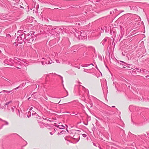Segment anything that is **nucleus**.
Returning a JSON list of instances; mask_svg holds the SVG:
<instances>
[{
  "label": "nucleus",
  "instance_id": "f257e3e1",
  "mask_svg": "<svg viewBox=\"0 0 149 149\" xmlns=\"http://www.w3.org/2000/svg\"><path fill=\"white\" fill-rule=\"evenodd\" d=\"M20 32L19 31H18L17 33L18 36L17 37V39H16V40H17V42L19 44H22L23 42H24L25 36V33H20Z\"/></svg>",
  "mask_w": 149,
  "mask_h": 149
},
{
  "label": "nucleus",
  "instance_id": "f03ea898",
  "mask_svg": "<svg viewBox=\"0 0 149 149\" xmlns=\"http://www.w3.org/2000/svg\"><path fill=\"white\" fill-rule=\"evenodd\" d=\"M30 33H27L26 34H25V39L24 41V43H29L30 44H31L32 42H33L34 40V38H29Z\"/></svg>",
  "mask_w": 149,
  "mask_h": 149
},
{
  "label": "nucleus",
  "instance_id": "7ed1b4c3",
  "mask_svg": "<svg viewBox=\"0 0 149 149\" xmlns=\"http://www.w3.org/2000/svg\"><path fill=\"white\" fill-rule=\"evenodd\" d=\"M140 72L143 74H144L145 75L148 74L147 75L145 76L146 78H147L149 77V72L146 70L145 69H141L140 70Z\"/></svg>",
  "mask_w": 149,
  "mask_h": 149
},
{
  "label": "nucleus",
  "instance_id": "20e7f679",
  "mask_svg": "<svg viewBox=\"0 0 149 149\" xmlns=\"http://www.w3.org/2000/svg\"><path fill=\"white\" fill-rule=\"evenodd\" d=\"M80 35V39L82 40L84 39V38H85L86 35V33L84 31H82L79 33Z\"/></svg>",
  "mask_w": 149,
  "mask_h": 149
},
{
  "label": "nucleus",
  "instance_id": "39448f33",
  "mask_svg": "<svg viewBox=\"0 0 149 149\" xmlns=\"http://www.w3.org/2000/svg\"><path fill=\"white\" fill-rule=\"evenodd\" d=\"M110 34L112 35V38H114L116 36V32L114 29H111L110 31Z\"/></svg>",
  "mask_w": 149,
  "mask_h": 149
},
{
  "label": "nucleus",
  "instance_id": "423d86ee",
  "mask_svg": "<svg viewBox=\"0 0 149 149\" xmlns=\"http://www.w3.org/2000/svg\"><path fill=\"white\" fill-rule=\"evenodd\" d=\"M19 61H18L17 60H16V59H14L13 61L15 62V63L18 64L20 66H22V65L23 64L21 62H22V61L20 60L19 59H18Z\"/></svg>",
  "mask_w": 149,
  "mask_h": 149
},
{
  "label": "nucleus",
  "instance_id": "0eeeda50",
  "mask_svg": "<svg viewBox=\"0 0 149 149\" xmlns=\"http://www.w3.org/2000/svg\"><path fill=\"white\" fill-rule=\"evenodd\" d=\"M118 63H119L120 65L122 66H127V65H130V64L126 63L125 62L120 61H118L117 62Z\"/></svg>",
  "mask_w": 149,
  "mask_h": 149
},
{
  "label": "nucleus",
  "instance_id": "6e6552de",
  "mask_svg": "<svg viewBox=\"0 0 149 149\" xmlns=\"http://www.w3.org/2000/svg\"><path fill=\"white\" fill-rule=\"evenodd\" d=\"M49 30L50 33L52 35H55L56 33H55V31L54 30V28L52 27H50L49 28Z\"/></svg>",
  "mask_w": 149,
  "mask_h": 149
},
{
  "label": "nucleus",
  "instance_id": "1a4fd4ad",
  "mask_svg": "<svg viewBox=\"0 0 149 149\" xmlns=\"http://www.w3.org/2000/svg\"><path fill=\"white\" fill-rule=\"evenodd\" d=\"M54 29L55 31V33H56V35L57 34L60 33V31H61V29L58 27L54 28Z\"/></svg>",
  "mask_w": 149,
  "mask_h": 149
},
{
  "label": "nucleus",
  "instance_id": "9d476101",
  "mask_svg": "<svg viewBox=\"0 0 149 149\" xmlns=\"http://www.w3.org/2000/svg\"><path fill=\"white\" fill-rule=\"evenodd\" d=\"M12 60L10 58V59H6L4 61V63L8 65H10V62H12Z\"/></svg>",
  "mask_w": 149,
  "mask_h": 149
},
{
  "label": "nucleus",
  "instance_id": "9b49d317",
  "mask_svg": "<svg viewBox=\"0 0 149 149\" xmlns=\"http://www.w3.org/2000/svg\"><path fill=\"white\" fill-rule=\"evenodd\" d=\"M72 138L73 139L77 140H78L77 141H79V140L80 136L79 134L75 133V134L73 136Z\"/></svg>",
  "mask_w": 149,
  "mask_h": 149
},
{
  "label": "nucleus",
  "instance_id": "f8f14e48",
  "mask_svg": "<svg viewBox=\"0 0 149 149\" xmlns=\"http://www.w3.org/2000/svg\"><path fill=\"white\" fill-rule=\"evenodd\" d=\"M19 87H20V86L17 87V88H15L13 89V90L11 91H6V90H3V91H2V92H6L7 93H9L13 91L14 90H17V89H18L19 88Z\"/></svg>",
  "mask_w": 149,
  "mask_h": 149
},
{
  "label": "nucleus",
  "instance_id": "ddd939ff",
  "mask_svg": "<svg viewBox=\"0 0 149 149\" xmlns=\"http://www.w3.org/2000/svg\"><path fill=\"white\" fill-rule=\"evenodd\" d=\"M30 34H31V38H34V39L36 38V35L35 34V32L34 31H31L30 33Z\"/></svg>",
  "mask_w": 149,
  "mask_h": 149
},
{
  "label": "nucleus",
  "instance_id": "4468645a",
  "mask_svg": "<svg viewBox=\"0 0 149 149\" xmlns=\"http://www.w3.org/2000/svg\"><path fill=\"white\" fill-rule=\"evenodd\" d=\"M81 31H78V32L76 31V33H75V37H77L79 40H80V35L79 34V33Z\"/></svg>",
  "mask_w": 149,
  "mask_h": 149
},
{
  "label": "nucleus",
  "instance_id": "2eb2a0df",
  "mask_svg": "<svg viewBox=\"0 0 149 149\" xmlns=\"http://www.w3.org/2000/svg\"><path fill=\"white\" fill-rule=\"evenodd\" d=\"M41 63L43 65H45V64H50L51 63L49 61H48V63L47 62H45L44 61H42Z\"/></svg>",
  "mask_w": 149,
  "mask_h": 149
},
{
  "label": "nucleus",
  "instance_id": "dca6fc26",
  "mask_svg": "<svg viewBox=\"0 0 149 149\" xmlns=\"http://www.w3.org/2000/svg\"><path fill=\"white\" fill-rule=\"evenodd\" d=\"M107 38H105L101 42V43H102V45H104L105 44V42L107 41Z\"/></svg>",
  "mask_w": 149,
  "mask_h": 149
},
{
  "label": "nucleus",
  "instance_id": "f3484780",
  "mask_svg": "<svg viewBox=\"0 0 149 149\" xmlns=\"http://www.w3.org/2000/svg\"><path fill=\"white\" fill-rule=\"evenodd\" d=\"M132 107L133 108L135 109V110H136V111H138L139 109L138 107H135L133 106H130L129 107V108L130 109Z\"/></svg>",
  "mask_w": 149,
  "mask_h": 149
},
{
  "label": "nucleus",
  "instance_id": "a211bd4d",
  "mask_svg": "<svg viewBox=\"0 0 149 149\" xmlns=\"http://www.w3.org/2000/svg\"><path fill=\"white\" fill-rule=\"evenodd\" d=\"M40 128H43L45 126V125L43 123L40 122Z\"/></svg>",
  "mask_w": 149,
  "mask_h": 149
},
{
  "label": "nucleus",
  "instance_id": "6ab92c4d",
  "mask_svg": "<svg viewBox=\"0 0 149 149\" xmlns=\"http://www.w3.org/2000/svg\"><path fill=\"white\" fill-rule=\"evenodd\" d=\"M12 101L11 100L9 102H8L5 103V104H4V106L5 107H6V105H8L10 103L12 102Z\"/></svg>",
  "mask_w": 149,
  "mask_h": 149
},
{
  "label": "nucleus",
  "instance_id": "aec40b11",
  "mask_svg": "<svg viewBox=\"0 0 149 149\" xmlns=\"http://www.w3.org/2000/svg\"><path fill=\"white\" fill-rule=\"evenodd\" d=\"M65 127L63 125H59V128L61 129H64Z\"/></svg>",
  "mask_w": 149,
  "mask_h": 149
},
{
  "label": "nucleus",
  "instance_id": "412c9836",
  "mask_svg": "<svg viewBox=\"0 0 149 149\" xmlns=\"http://www.w3.org/2000/svg\"><path fill=\"white\" fill-rule=\"evenodd\" d=\"M56 130L55 129H54L52 132H50V134L51 135H52L54 133H55Z\"/></svg>",
  "mask_w": 149,
  "mask_h": 149
},
{
  "label": "nucleus",
  "instance_id": "4be33fe9",
  "mask_svg": "<svg viewBox=\"0 0 149 149\" xmlns=\"http://www.w3.org/2000/svg\"><path fill=\"white\" fill-rule=\"evenodd\" d=\"M0 120L1 121L5 122L6 123V125H8V122H7V121L3 120L1 118H0Z\"/></svg>",
  "mask_w": 149,
  "mask_h": 149
},
{
  "label": "nucleus",
  "instance_id": "5701e85b",
  "mask_svg": "<svg viewBox=\"0 0 149 149\" xmlns=\"http://www.w3.org/2000/svg\"><path fill=\"white\" fill-rule=\"evenodd\" d=\"M91 69H84V71L85 72H87V71H89L91 70Z\"/></svg>",
  "mask_w": 149,
  "mask_h": 149
},
{
  "label": "nucleus",
  "instance_id": "b1692460",
  "mask_svg": "<svg viewBox=\"0 0 149 149\" xmlns=\"http://www.w3.org/2000/svg\"><path fill=\"white\" fill-rule=\"evenodd\" d=\"M89 65H90V64H85V65H82L81 66H82L83 67H84L88 66Z\"/></svg>",
  "mask_w": 149,
  "mask_h": 149
},
{
  "label": "nucleus",
  "instance_id": "393cba45",
  "mask_svg": "<svg viewBox=\"0 0 149 149\" xmlns=\"http://www.w3.org/2000/svg\"><path fill=\"white\" fill-rule=\"evenodd\" d=\"M80 86H82L84 89H86L85 88L84 86H81V85H79V86H78V89H79V87Z\"/></svg>",
  "mask_w": 149,
  "mask_h": 149
},
{
  "label": "nucleus",
  "instance_id": "a878e982",
  "mask_svg": "<svg viewBox=\"0 0 149 149\" xmlns=\"http://www.w3.org/2000/svg\"><path fill=\"white\" fill-rule=\"evenodd\" d=\"M82 136L84 137H86L87 136V135L85 134H82Z\"/></svg>",
  "mask_w": 149,
  "mask_h": 149
},
{
  "label": "nucleus",
  "instance_id": "bb28decb",
  "mask_svg": "<svg viewBox=\"0 0 149 149\" xmlns=\"http://www.w3.org/2000/svg\"><path fill=\"white\" fill-rule=\"evenodd\" d=\"M55 126L56 127H58L59 128V125H58L56 124V123H55Z\"/></svg>",
  "mask_w": 149,
  "mask_h": 149
},
{
  "label": "nucleus",
  "instance_id": "cd10ccee",
  "mask_svg": "<svg viewBox=\"0 0 149 149\" xmlns=\"http://www.w3.org/2000/svg\"><path fill=\"white\" fill-rule=\"evenodd\" d=\"M56 61L57 63H60L59 61L58 60H56Z\"/></svg>",
  "mask_w": 149,
  "mask_h": 149
},
{
  "label": "nucleus",
  "instance_id": "c85d7f7f",
  "mask_svg": "<svg viewBox=\"0 0 149 149\" xmlns=\"http://www.w3.org/2000/svg\"><path fill=\"white\" fill-rule=\"evenodd\" d=\"M11 110H12V112H14V109L13 107H12V108H11Z\"/></svg>",
  "mask_w": 149,
  "mask_h": 149
},
{
  "label": "nucleus",
  "instance_id": "c756f323",
  "mask_svg": "<svg viewBox=\"0 0 149 149\" xmlns=\"http://www.w3.org/2000/svg\"><path fill=\"white\" fill-rule=\"evenodd\" d=\"M87 54L86 52H84L83 53V55L84 56V55L86 56L87 55Z\"/></svg>",
  "mask_w": 149,
  "mask_h": 149
},
{
  "label": "nucleus",
  "instance_id": "7c9ffc66",
  "mask_svg": "<svg viewBox=\"0 0 149 149\" xmlns=\"http://www.w3.org/2000/svg\"><path fill=\"white\" fill-rule=\"evenodd\" d=\"M58 75L61 77V79H63L62 77L61 76V75Z\"/></svg>",
  "mask_w": 149,
  "mask_h": 149
},
{
  "label": "nucleus",
  "instance_id": "2f4dec72",
  "mask_svg": "<svg viewBox=\"0 0 149 149\" xmlns=\"http://www.w3.org/2000/svg\"><path fill=\"white\" fill-rule=\"evenodd\" d=\"M93 145L94 146H97L96 144L95 143H93Z\"/></svg>",
  "mask_w": 149,
  "mask_h": 149
},
{
  "label": "nucleus",
  "instance_id": "473e14b6",
  "mask_svg": "<svg viewBox=\"0 0 149 149\" xmlns=\"http://www.w3.org/2000/svg\"><path fill=\"white\" fill-rule=\"evenodd\" d=\"M62 132H61L60 133H59V132H58V133L57 134L58 135H60L61 133Z\"/></svg>",
  "mask_w": 149,
  "mask_h": 149
},
{
  "label": "nucleus",
  "instance_id": "72a5a7b5",
  "mask_svg": "<svg viewBox=\"0 0 149 149\" xmlns=\"http://www.w3.org/2000/svg\"><path fill=\"white\" fill-rule=\"evenodd\" d=\"M113 13V11H110V14H111L112 13Z\"/></svg>",
  "mask_w": 149,
  "mask_h": 149
},
{
  "label": "nucleus",
  "instance_id": "f704fd0d",
  "mask_svg": "<svg viewBox=\"0 0 149 149\" xmlns=\"http://www.w3.org/2000/svg\"><path fill=\"white\" fill-rule=\"evenodd\" d=\"M65 140H67V141H68L70 142L69 140H68L66 138H65Z\"/></svg>",
  "mask_w": 149,
  "mask_h": 149
},
{
  "label": "nucleus",
  "instance_id": "c9c22d12",
  "mask_svg": "<svg viewBox=\"0 0 149 149\" xmlns=\"http://www.w3.org/2000/svg\"><path fill=\"white\" fill-rule=\"evenodd\" d=\"M7 106V108H10V107L9 106V105H6Z\"/></svg>",
  "mask_w": 149,
  "mask_h": 149
},
{
  "label": "nucleus",
  "instance_id": "e433bc0d",
  "mask_svg": "<svg viewBox=\"0 0 149 149\" xmlns=\"http://www.w3.org/2000/svg\"><path fill=\"white\" fill-rule=\"evenodd\" d=\"M96 69L98 70H99V69L97 66V65H96Z\"/></svg>",
  "mask_w": 149,
  "mask_h": 149
},
{
  "label": "nucleus",
  "instance_id": "4c0bfd02",
  "mask_svg": "<svg viewBox=\"0 0 149 149\" xmlns=\"http://www.w3.org/2000/svg\"><path fill=\"white\" fill-rule=\"evenodd\" d=\"M43 119H44V120H47V118H43Z\"/></svg>",
  "mask_w": 149,
  "mask_h": 149
},
{
  "label": "nucleus",
  "instance_id": "58836bf2",
  "mask_svg": "<svg viewBox=\"0 0 149 149\" xmlns=\"http://www.w3.org/2000/svg\"><path fill=\"white\" fill-rule=\"evenodd\" d=\"M32 109V107H31L30 108V110H31Z\"/></svg>",
  "mask_w": 149,
  "mask_h": 149
},
{
  "label": "nucleus",
  "instance_id": "ea45409f",
  "mask_svg": "<svg viewBox=\"0 0 149 149\" xmlns=\"http://www.w3.org/2000/svg\"><path fill=\"white\" fill-rule=\"evenodd\" d=\"M3 125H3L1 126V127H0V129H1V128H2V127H3Z\"/></svg>",
  "mask_w": 149,
  "mask_h": 149
},
{
  "label": "nucleus",
  "instance_id": "a19ab883",
  "mask_svg": "<svg viewBox=\"0 0 149 149\" xmlns=\"http://www.w3.org/2000/svg\"><path fill=\"white\" fill-rule=\"evenodd\" d=\"M8 82H9L10 84V85H12V84L9 81H8Z\"/></svg>",
  "mask_w": 149,
  "mask_h": 149
},
{
  "label": "nucleus",
  "instance_id": "79ce46f5",
  "mask_svg": "<svg viewBox=\"0 0 149 149\" xmlns=\"http://www.w3.org/2000/svg\"><path fill=\"white\" fill-rule=\"evenodd\" d=\"M25 141V142H26V144L25 145H26L27 144V142L25 141Z\"/></svg>",
  "mask_w": 149,
  "mask_h": 149
},
{
  "label": "nucleus",
  "instance_id": "37998d69",
  "mask_svg": "<svg viewBox=\"0 0 149 149\" xmlns=\"http://www.w3.org/2000/svg\"><path fill=\"white\" fill-rule=\"evenodd\" d=\"M90 64V65H92L93 66H94V65H93V63H91V64Z\"/></svg>",
  "mask_w": 149,
  "mask_h": 149
},
{
  "label": "nucleus",
  "instance_id": "c03bdc74",
  "mask_svg": "<svg viewBox=\"0 0 149 149\" xmlns=\"http://www.w3.org/2000/svg\"><path fill=\"white\" fill-rule=\"evenodd\" d=\"M70 134V135L72 136L73 134V133H71Z\"/></svg>",
  "mask_w": 149,
  "mask_h": 149
},
{
  "label": "nucleus",
  "instance_id": "a18cd8bd",
  "mask_svg": "<svg viewBox=\"0 0 149 149\" xmlns=\"http://www.w3.org/2000/svg\"><path fill=\"white\" fill-rule=\"evenodd\" d=\"M7 109H8V110H10V108H7Z\"/></svg>",
  "mask_w": 149,
  "mask_h": 149
},
{
  "label": "nucleus",
  "instance_id": "49530a36",
  "mask_svg": "<svg viewBox=\"0 0 149 149\" xmlns=\"http://www.w3.org/2000/svg\"><path fill=\"white\" fill-rule=\"evenodd\" d=\"M34 98L35 99H36L37 98V97H34Z\"/></svg>",
  "mask_w": 149,
  "mask_h": 149
},
{
  "label": "nucleus",
  "instance_id": "de8ad7c7",
  "mask_svg": "<svg viewBox=\"0 0 149 149\" xmlns=\"http://www.w3.org/2000/svg\"><path fill=\"white\" fill-rule=\"evenodd\" d=\"M16 67L18 69H20V68L18 67Z\"/></svg>",
  "mask_w": 149,
  "mask_h": 149
},
{
  "label": "nucleus",
  "instance_id": "09e8293b",
  "mask_svg": "<svg viewBox=\"0 0 149 149\" xmlns=\"http://www.w3.org/2000/svg\"><path fill=\"white\" fill-rule=\"evenodd\" d=\"M143 135L144 136H146V134H143Z\"/></svg>",
  "mask_w": 149,
  "mask_h": 149
},
{
  "label": "nucleus",
  "instance_id": "8fccbe9b",
  "mask_svg": "<svg viewBox=\"0 0 149 149\" xmlns=\"http://www.w3.org/2000/svg\"><path fill=\"white\" fill-rule=\"evenodd\" d=\"M30 98H31V97H29L28 98V100H29V99H30Z\"/></svg>",
  "mask_w": 149,
  "mask_h": 149
},
{
  "label": "nucleus",
  "instance_id": "3c124183",
  "mask_svg": "<svg viewBox=\"0 0 149 149\" xmlns=\"http://www.w3.org/2000/svg\"><path fill=\"white\" fill-rule=\"evenodd\" d=\"M84 124L85 125H87V124H88V123H87V124H86V123H84Z\"/></svg>",
  "mask_w": 149,
  "mask_h": 149
},
{
  "label": "nucleus",
  "instance_id": "603ef678",
  "mask_svg": "<svg viewBox=\"0 0 149 149\" xmlns=\"http://www.w3.org/2000/svg\"><path fill=\"white\" fill-rule=\"evenodd\" d=\"M115 11H117V9H115Z\"/></svg>",
  "mask_w": 149,
  "mask_h": 149
},
{
  "label": "nucleus",
  "instance_id": "864d4df0",
  "mask_svg": "<svg viewBox=\"0 0 149 149\" xmlns=\"http://www.w3.org/2000/svg\"><path fill=\"white\" fill-rule=\"evenodd\" d=\"M34 114V115H35V114L37 115V114H36V113H35Z\"/></svg>",
  "mask_w": 149,
  "mask_h": 149
},
{
  "label": "nucleus",
  "instance_id": "5fc2aeb1",
  "mask_svg": "<svg viewBox=\"0 0 149 149\" xmlns=\"http://www.w3.org/2000/svg\"><path fill=\"white\" fill-rule=\"evenodd\" d=\"M112 107H115V106H112Z\"/></svg>",
  "mask_w": 149,
  "mask_h": 149
},
{
  "label": "nucleus",
  "instance_id": "6e6d98bb",
  "mask_svg": "<svg viewBox=\"0 0 149 149\" xmlns=\"http://www.w3.org/2000/svg\"><path fill=\"white\" fill-rule=\"evenodd\" d=\"M78 68L79 69L80 68V67H78Z\"/></svg>",
  "mask_w": 149,
  "mask_h": 149
},
{
  "label": "nucleus",
  "instance_id": "4d7b16f0",
  "mask_svg": "<svg viewBox=\"0 0 149 149\" xmlns=\"http://www.w3.org/2000/svg\"><path fill=\"white\" fill-rule=\"evenodd\" d=\"M31 96H32L33 97H34V95H32Z\"/></svg>",
  "mask_w": 149,
  "mask_h": 149
},
{
  "label": "nucleus",
  "instance_id": "13d9d810",
  "mask_svg": "<svg viewBox=\"0 0 149 149\" xmlns=\"http://www.w3.org/2000/svg\"><path fill=\"white\" fill-rule=\"evenodd\" d=\"M62 83H63V79H62Z\"/></svg>",
  "mask_w": 149,
  "mask_h": 149
},
{
  "label": "nucleus",
  "instance_id": "bf43d9fd",
  "mask_svg": "<svg viewBox=\"0 0 149 149\" xmlns=\"http://www.w3.org/2000/svg\"><path fill=\"white\" fill-rule=\"evenodd\" d=\"M123 67L124 68H125V67L123 66Z\"/></svg>",
  "mask_w": 149,
  "mask_h": 149
},
{
  "label": "nucleus",
  "instance_id": "052dcab7",
  "mask_svg": "<svg viewBox=\"0 0 149 149\" xmlns=\"http://www.w3.org/2000/svg\"><path fill=\"white\" fill-rule=\"evenodd\" d=\"M63 86L64 88V89H65V88H64V85H63Z\"/></svg>",
  "mask_w": 149,
  "mask_h": 149
},
{
  "label": "nucleus",
  "instance_id": "680f3d73",
  "mask_svg": "<svg viewBox=\"0 0 149 149\" xmlns=\"http://www.w3.org/2000/svg\"><path fill=\"white\" fill-rule=\"evenodd\" d=\"M124 11V10H122V11L121 12H123Z\"/></svg>",
  "mask_w": 149,
  "mask_h": 149
},
{
  "label": "nucleus",
  "instance_id": "e2e57ef3",
  "mask_svg": "<svg viewBox=\"0 0 149 149\" xmlns=\"http://www.w3.org/2000/svg\"><path fill=\"white\" fill-rule=\"evenodd\" d=\"M47 121H49V120L48 119V120H47Z\"/></svg>",
  "mask_w": 149,
  "mask_h": 149
},
{
  "label": "nucleus",
  "instance_id": "0e129e2a",
  "mask_svg": "<svg viewBox=\"0 0 149 149\" xmlns=\"http://www.w3.org/2000/svg\"><path fill=\"white\" fill-rule=\"evenodd\" d=\"M66 130H67V131H68V130L67 129H66Z\"/></svg>",
  "mask_w": 149,
  "mask_h": 149
},
{
  "label": "nucleus",
  "instance_id": "69168bd1",
  "mask_svg": "<svg viewBox=\"0 0 149 149\" xmlns=\"http://www.w3.org/2000/svg\"><path fill=\"white\" fill-rule=\"evenodd\" d=\"M85 13H86V12H85Z\"/></svg>",
  "mask_w": 149,
  "mask_h": 149
},
{
  "label": "nucleus",
  "instance_id": "338daca9",
  "mask_svg": "<svg viewBox=\"0 0 149 149\" xmlns=\"http://www.w3.org/2000/svg\"><path fill=\"white\" fill-rule=\"evenodd\" d=\"M79 84H80V83H80V82H79Z\"/></svg>",
  "mask_w": 149,
  "mask_h": 149
},
{
  "label": "nucleus",
  "instance_id": "774afa93",
  "mask_svg": "<svg viewBox=\"0 0 149 149\" xmlns=\"http://www.w3.org/2000/svg\"><path fill=\"white\" fill-rule=\"evenodd\" d=\"M42 59H44L45 58H42Z\"/></svg>",
  "mask_w": 149,
  "mask_h": 149
}]
</instances>
